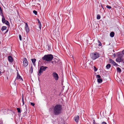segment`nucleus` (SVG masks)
Wrapping results in <instances>:
<instances>
[{"label": "nucleus", "mask_w": 124, "mask_h": 124, "mask_svg": "<svg viewBox=\"0 0 124 124\" xmlns=\"http://www.w3.org/2000/svg\"><path fill=\"white\" fill-rule=\"evenodd\" d=\"M53 112L55 115H58L62 113V106L59 104L55 105L53 107Z\"/></svg>", "instance_id": "f257e3e1"}, {"label": "nucleus", "mask_w": 124, "mask_h": 124, "mask_svg": "<svg viewBox=\"0 0 124 124\" xmlns=\"http://www.w3.org/2000/svg\"><path fill=\"white\" fill-rule=\"evenodd\" d=\"M53 56L51 54L46 55L42 58L43 60L47 61H51L53 59Z\"/></svg>", "instance_id": "f03ea898"}, {"label": "nucleus", "mask_w": 124, "mask_h": 124, "mask_svg": "<svg viewBox=\"0 0 124 124\" xmlns=\"http://www.w3.org/2000/svg\"><path fill=\"white\" fill-rule=\"evenodd\" d=\"M90 56L92 59L94 60L99 57V54L97 52L92 53L90 54Z\"/></svg>", "instance_id": "7ed1b4c3"}, {"label": "nucleus", "mask_w": 124, "mask_h": 124, "mask_svg": "<svg viewBox=\"0 0 124 124\" xmlns=\"http://www.w3.org/2000/svg\"><path fill=\"white\" fill-rule=\"evenodd\" d=\"M48 67H47L44 66H41L38 75H39V76H40L43 71H45L46 69Z\"/></svg>", "instance_id": "20e7f679"}, {"label": "nucleus", "mask_w": 124, "mask_h": 124, "mask_svg": "<svg viewBox=\"0 0 124 124\" xmlns=\"http://www.w3.org/2000/svg\"><path fill=\"white\" fill-rule=\"evenodd\" d=\"M52 75L55 80H58L59 78L58 74L55 72H54L52 74Z\"/></svg>", "instance_id": "39448f33"}, {"label": "nucleus", "mask_w": 124, "mask_h": 124, "mask_svg": "<svg viewBox=\"0 0 124 124\" xmlns=\"http://www.w3.org/2000/svg\"><path fill=\"white\" fill-rule=\"evenodd\" d=\"M23 64L24 66L25 67L28 65V62L26 58H24L23 59Z\"/></svg>", "instance_id": "423d86ee"}, {"label": "nucleus", "mask_w": 124, "mask_h": 124, "mask_svg": "<svg viewBox=\"0 0 124 124\" xmlns=\"http://www.w3.org/2000/svg\"><path fill=\"white\" fill-rule=\"evenodd\" d=\"M18 79L20 80L23 81V80L22 78H21V76L19 75L18 73V72L17 73V77L16 79L15 80Z\"/></svg>", "instance_id": "0eeeda50"}, {"label": "nucleus", "mask_w": 124, "mask_h": 124, "mask_svg": "<svg viewBox=\"0 0 124 124\" xmlns=\"http://www.w3.org/2000/svg\"><path fill=\"white\" fill-rule=\"evenodd\" d=\"M25 28L26 31L27 32H28L29 31V29L28 27V25L27 23H25Z\"/></svg>", "instance_id": "6e6552de"}, {"label": "nucleus", "mask_w": 124, "mask_h": 124, "mask_svg": "<svg viewBox=\"0 0 124 124\" xmlns=\"http://www.w3.org/2000/svg\"><path fill=\"white\" fill-rule=\"evenodd\" d=\"M74 118L75 121L77 123L78 122L79 119V116L78 115H77L75 116Z\"/></svg>", "instance_id": "1a4fd4ad"}, {"label": "nucleus", "mask_w": 124, "mask_h": 124, "mask_svg": "<svg viewBox=\"0 0 124 124\" xmlns=\"http://www.w3.org/2000/svg\"><path fill=\"white\" fill-rule=\"evenodd\" d=\"M123 60L121 58H120L118 57L117 58L116 60V62H120L122 61H123Z\"/></svg>", "instance_id": "9d476101"}, {"label": "nucleus", "mask_w": 124, "mask_h": 124, "mask_svg": "<svg viewBox=\"0 0 124 124\" xmlns=\"http://www.w3.org/2000/svg\"><path fill=\"white\" fill-rule=\"evenodd\" d=\"M32 63L34 66H35V62L36 61V59L35 58L32 59H31Z\"/></svg>", "instance_id": "9b49d317"}, {"label": "nucleus", "mask_w": 124, "mask_h": 124, "mask_svg": "<svg viewBox=\"0 0 124 124\" xmlns=\"http://www.w3.org/2000/svg\"><path fill=\"white\" fill-rule=\"evenodd\" d=\"M8 59L9 61L10 62H12L13 61V59L11 56H8Z\"/></svg>", "instance_id": "f8f14e48"}, {"label": "nucleus", "mask_w": 124, "mask_h": 124, "mask_svg": "<svg viewBox=\"0 0 124 124\" xmlns=\"http://www.w3.org/2000/svg\"><path fill=\"white\" fill-rule=\"evenodd\" d=\"M38 23H39V28L40 30H41V22H40V21L38 19Z\"/></svg>", "instance_id": "ddd939ff"}, {"label": "nucleus", "mask_w": 124, "mask_h": 124, "mask_svg": "<svg viewBox=\"0 0 124 124\" xmlns=\"http://www.w3.org/2000/svg\"><path fill=\"white\" fill-rule=\"evenodd\" d=\"M118 57L122 58L123 57V54L122 53H118Z\"/></svg>", "instance_id": "4468645a"}, {"label": "nucleus", "mask_w": 124, "mask_h": 124, "mask_svg": "<svg viewBox=\"0 0 124 124\" xmlns=\"http://www.w3.org/2000/svg\"><path fill=\"white\" fill-rule=\"evenodd\" d=\"M97 81L99 83H101L102 82V79L99 78L97 79Z\"/></svg>", "instance_id": "2eb2a0df"}, {"label": "nucleus", "mask_w": 124, "mask_h": 124, "mask_svg": "<svg viewBox=\"0 0 124 124\" xmlns=\"http://www.w3.org/2000/svg\"><path fill=\"white\" fill-rule=\"evenodd\" d=\"M7 28V27L6 26H3L1 28V30L2 31H3L4 30H6Z\"/></svg>", "instance_id": "dca6fc26"}, {"label": "nucleus", "mask_w": 124, "mask_h": 124, "mask_svg": "<svg viewBox=\"0 0 124 124\" xmlns=\"http://www.w3.org/2000/svg\"><path fill=\"white\" fill-rule=\"evenodd\" d=\"M114 32H112L110 34V36L111 37H113L114 36Z\"/></svg>", "instance_id": "f3484780"}, {"label": "nucleus", "mask_w": 124, "mask_h": 124, "mask_svg": "<svg viewBox=\"0 0 124 124\" xmlns=\"http://www.w3.org/2000/svg\"><path fill=\"white\" fill-rule=\"evenodd\" d=\"M6 21V20H5V19L4 17H2V22L3 23H5V21Z\"/></svg>", "instance_id": "a211bd4d"}, {"label": "nucleus", "mask_w": 124, "mask_h": 124, "mask_svg": "<svg viewBox=\"0 0 124 124\" xmlns=\"http://www.w3.org/2000/svg\"><path fill=\"white\" fill-rule=\"evenodd\" d=\"M33 67L32 66H31L30 69V72L31 73H32L33 72Z\"/></svg>", "instance_id": "6ab92c4d"}, {"label": "nucleus", "mask_w": 124, "mask_h": 124, "mask_svg": "<svg viewBox=\"0 0 124 124\" xmlns=\"http://www.w3.org/2000/svg\"><path fill=\"white\" fill-rule=\"evenodd\" d=\"M117 70L118 72H121V69L119 67L117 68Z\"/></svg>", "instance_id": "aec40b11"}, {"label": "nucleus", "mask_w": 124, "mask_h": 124, "mask_svg": "<svg viewBox=\"0 0 124 124\" xmlns=\"http://www.w3.org/2000/svg\"><path fill=\"white\" fill-rule=\"evenodd\" d=\"M111 67V65L109 64H108L106 66V67L108 69H109Z\"/></svg>", "instance_id": "412c9836"}, {"label": "nucleus", "mask_w": 124, "mask_h": 124, "mask_svg": "<svg viewBox=\"0 0 124 124\" xmlns=\"http://www.w3.org/2000/svg\"><path fill=\"white\" fill-rule=\"evenodd\" d=\"M101 18V16L99 15H98L97 16V19H99Z\"/></svg>", "instance_id": "4be33fe9"}, {"label": "nucleus", "mask_w": 124, "mask_h": 124, "mask_svg": "<svg viewBox=\"0 0 124 124\" xmlns=\"http://www.w3.org/2000/svg\"><path fill=\"white\" fill-rule=\"evenodd\" d=\"M4 23L6 24L7 25H9V26H10V25H9V22L8 21L6 20V21H5V23Z\"/></svg>", "instance_id": "5701e85b"}, {"label": "nucleus", "mask_w": 124, "mask_h": 124, "mask_svg": "<svg viewBox=\"0 0 124 124\" xmlns=\"http://www.w3.org/2000/svg\"><path fill=\"white\" fill-rule=\"evenodd\" d=\"M98 42L99 43L98 45L99 46H101V43L100 42V41L99 40H98Z\"/></svg>", "instance_id": "b1692460"}, {"label": "nucleus", "mask_w": 124, "mask_h": 124, "mask_svg": "<svg viewBox=\"0 0 124 124\" xmlns=\"http://www.w3.org/2000/svg\"><path fill=\"white\" fill-rule=\"evenodd\" d=\"M33 12L35 14V15H37V12L36 11L34 10L33 11Z\"/></svg>", "instance_id": "393cba45"}, {"label": "nucleus", "mask_w": 124, "mask_h": 124, "mask_svg": "<svg viewBox=\"0 0 124 124\" xmlns=\"http://www.w3.org/2000/svg\"><path fill=\"white\" fill-rule=\"evenodd\" d=\"M17 110L18 112L21 113V110L20 108H17Z\"/></svg>", "instance_id": "a878e982"}, {"label": "nucleus", "mask_w": 124, "mask_h": 124, "mask_svg": "<svg viewBox=\"0 0 124 124\" xmlns=\"http://www.w3.org/2000/svg\"><path fill=\"white\" fill-rule=\"evenodd\" d=\"M109 61H110V62L112 63L114 61L113 60H112V59H109Z\"/></svg>", "instance_id": "bb28decb"}, {"label": "nucleus", "mask_w": 124, "mask_h": 124, "mask_svg": "<svg viewBox=\"0 0 124 124\" xmlns=\"http://www.w3.org/2000/svg\"><path fill=\"white\" fill-rule=\"evenodd\" d=\"M22 101L23 102V105L24 104V99H23V96H22Z\"/></svg>", "instance_id": "cd10ccee"}, {"label": "nucleus", "mask_w": 124, "mask_h": 124, "mask_svg": "<svg viewBox=\"0 0 124 124\" xmlns=\"http://www.w3.org/2000/svg\"><path fill=\"white\" fill-rule=\"evenodd\" d=\"M101 77V76L99 75H96V78H100Z\"/></svg>", "instance_id": "c85d7f7f"}, {"label": "nucleus", "mask_w": 124, "mask_h": 124, "mask_svg": "<svg viewBox=\"0 0 124 124\" xmlns=\"http://www.w3.org/2000/svg\"><path fill=\"white\" fill-rule=\"evenodd\" d=\"M106 7L107 8L109 9H110L111 8V6H109L108 5H107Z\"/></svg>", "instance_id": "c756f323"}, {"label": "nucleus", "mask_w": 124, "mask_h": 124, "mask_svg": "<svg viewBox=\"0 0 124 124\" xmlns=\"http://www.w3.org/2000/svg\"><path fill=\"white\" fill-rule=\"evenodd\" d=\"M19 37L20 39V40H22V37L21 35L20 34L19 35Z\"/></svg>", "instance_id": "7c9ffc66"}, {"label": "nucleus", "mask_w": 124, "mask_h": 124, "mask_svg": "<svg viewBox=\"0 0 124 124\" xmlns=\"http://www.w3.org/2000/svg\"><path fill=\"white\" fill-rule=\"evenodd\" d=\"M94 71H97V69L94 66Z\"/></svg>", "instance_id": "2f4dec72"}, {"label": "nucleus", "mask_w": 124, "mask_h": 124, "mask_svg": "<svg viewBox=\"0 0 124 124\" xmlns=\"http://www.w3.org/2000/svg\"><path fill=\"white\" fill-rule=\"evenodd\" d=\"M31 104L33 106L35 105V104L33 102H31Z\"/></svg>", "instance_id": "473e14b6"}, {"label": "nucleus", "mask_w": 124, "mask_h": 124, "mask_svg": "<svg viewBox=\"0 0 124 124\" xmlns=\"http://www.w3.org/2000/svg\"><path fill=\"white\" fill-rule=\"evenodd\" d=\"M112 64L113 65H115L116 64V63L115 62H114H114H113L112 63Z\"/></svg>", "instance_id": "72a5a7b5"}, {"label": "nucleus", "mask_w": 124, "mask_h": 124, "mask_svg": "<svg viewBox=\"0 0 124 124\" xmlns=\"http://www.w3.org/2000/svg\"><path fill=\"white\" fill-rule=\"evenodd\" d=\"M0 14V15L1 16H2V17H4V16H3V13H1V14Z\"/></svg>", "instance_id": "f704fd0d"}, {"label": "nucleus", "mask_w": 124, "mask_h": 124, "mask_svg": "<svg viewBox=\"0 0 124 124\" xmlns=\"http://www.w3.org/2000/svg\"><path fill=\"white\" fill-rule=\"evenodd\" d=\"M102 124H107L106 122H103L102 123Z\"/></svg>", "instance_id": "c9c22d12"}, {"label": "nucleus", "mask_w": 124, "mask_h": 124, "mask_svg": "<svg viewBox=\"0 0 124 124\" xmlns=\"http://www.w3.org/2000/svg\"><path fill=\"white\" fill-rule=\"evenodd\" d=\"M93 123L94 124H96L94 120H93Z\"/></svg>", "instance_id": "e433bc0d"}, {"label": "nucleus", "mask_w": 124, "mask_h": 124, "mask_svg": "<svg viewBox=\"0 0 124 124\" xmlns=\"http://www.w3.org/2000/svg\"><path fill=\"white\" fill-rule=\"evenodd\" d=\"M3 13L2 10H0V14Z\"/></svg>", "instance_id": "4c0bfd02"}, {"label": "nucleus", "mask_w": 124, "mask_h": 124, "mask_svg": "<svg viewBox=\"0 0 124 124\" xmlns=\"http://www.w3.org/2000/svg\"><path fill=\"white\" fill-rule=\"evenodd\" d=\"M122 54H124V50H123L122 51Z\"/></svg>", "instance_id": "58836bf2"}, {"label": "nucleus", "mask_w": 124, "mask_h": 124, "mask_svg": "<svg viewBox=\"0 0 124 124\" xmlns=\"http://www.w3.org/2000/svg\"><path fill=\"white\" fill-rule=\"evenodd\" d=\"M115 65H116V66H119V65L117 63H116V64Z\"/></svg>", "instance_id": "ea45409f"}, {"label": "nucleus", "mask_w": 124, "mask_h": 124, "mask_svg": "<svg viewBox=\"0 0 124 124\" xmlns=\"http://www.w3.org/2000/svg\"><path fill=\"white\" fill-rule=\"evenodd\" d=\"M0 10H2L0 6Z\"/></svg>", "instance_id": "a19ab883"}, {"label": "nucleus", "mask_w": 124, "mask_h": 124, "mask_svg": "<svg viewBox=\"0 0 124 124\" xmlns=\"http://www.w3.org/2000/svg\"><path fill=\"white\" fill-rule=\"evenodd\" d=\"M88 61H87V62L86 63V65L87 64H88Z\"/></svg>", "instance_id": "79ce46f5"}, {"label": "nucleus", "mask_w": 124, "mask_h": 124, "mask_svg": "<svg viewBox=\"0 0 124 124\" xmlns=\"http://www.w3.org/2000/svg\"><path fill=\"white\" fill-rule=\"evenodd\" d=\"M8 30H7V31H6V32L5 33H6L7 32H8Z\"/></svg>", "instance_id": "37998d69"}, {"label": "nucleus", "mask_w": 124, "mask_h": 124, "mask_svg": "<svg viewBox=\"0 0 124 124\" xmlns=\"http://www.w3.org/2000/svg\"><path fill=\"white\" fill-rule=\"evenodd\" d=\"M113 56H114V57L115 56L116 54H113Z\"/></svg>", "instance_id": "c03bdc74"}, {"label": "nucleus", "mask_w": 124, "mask_h": 124, "mask_svg": "<svg viewBox=\"0 0 124 124\" xmlns=\"http://www.w3.org/2000/svg\"><path fill=\"white\" fill-rule=\"evenodd\" d=\"M1 71H0V74H1Z\"/></svg>", "instance_id": "a18cd8bd"}, {"label": "nucleus", "mask_w": 124, "mask_h": 124, "mask_svg": "<svg viewBox=\"0 0 124 124\" xmlns=\"http://www.w3.org/2000/svg\"><path fill=\"white\" fill-rule=\"evenodd\" d=\"M25 106H26V109H27V108L26 107V106L25 105Z\"/></svg>", "instance_id": "49530a36"}, {"label": "nucleus", "mask_w": 124, "mask_h": 124, "mask_svg": "<svg viewBox=\"0 0 124 124\" xmlns=\"http://www.w3.org/2000/svg\"><path fill=\"white\" fill-rule=\"evenodd\" d=\"M123 63H124V62H123Z\"/></svg>", "instance_id": "de8ad7c7"}]
</instances>
